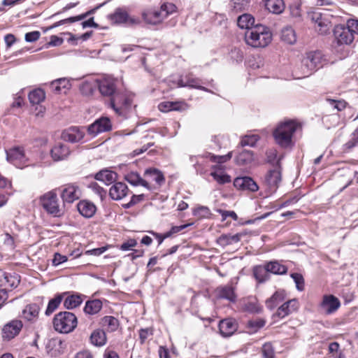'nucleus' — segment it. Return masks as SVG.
Here are the masks:
<instances>
[{
    "label": "nucleus",
    "instance_id": "49530a36",
    "mask_svg": "<svg viewBox=\"0 0 358 358\" xmlns=\"http://www.w3.org/2000/svg\"><path fill=\"white\" fill-rule=\"evenodd\" d=\"M69 86V81L65 78H59L52 81L50 84L52 90L56 92H61L62 89L68 88Z\"/></svg>",
    "mask_w": 358,
    "mask_h": 358
},
{
    "label": "nucleus",
    "instance_id": "774afa93",
    "mask_svg": "<svg viewBox=\"0 0 358 358\" xmlns=\"http://www.w3.org/2000/svg\"><path fill=\"white\" fill-rule=\"evenodd\" d=\"M348 27L352 34H358V20L350 19L347 21Z\"/></svg>",
    "mask_w": 358,
    "mask_h": 358
},
{
    "label": "nucleus",
    "instance_id": "3c124183",
    "mask_svg": "<svg viewBox=\"0 0 358 358\" xmlns=\"http://www.w3.org/2000/svg\"><path fill=\"white\" fill-rule=\"evenodd\" d=\"M176 6L171 3H166L162 5L160 11L164 17L166 18L169 15L172 14L176 11Z\"/></svg>",
    "mask_w": 358,
    "mask_h": 358
},
{
    "label": "nucleus",
    "instance_id": "c9c22d12",
    "mask_svg": "<svg viewBox=\"0 0 358 358\" xmlns=\"http://www.w3.org/2000/svg\"><path fill=\"white\" fill-rule=\"evenodd\" d=\"M268 273L282 275L287 273V267L276 261L270 262L266 264Z\"/></svg>",
    "mask_w": 358,
    "mask_h": 358
},
{
    "label": "nucleus",
    "instance_id": "37998d69",
    "mask_svg": "<svg viewBox=\"0 0 358 358\" xmlns=\"http://www.w3.org/2000/svg\"><path fill=\"white\" fill-rule=\"evenodd\" d=\"M82 299L80 295L73 294L66 297L64 301V306L66 309H73L82 303Z\"/></svg>",
    "mask_w": 358,
    "mask_h": 358
},
{
    "label": "nucleus",
    "instance_id": "4be33fe9",
    "mask_svg": "<svg viewBox=\"0 0 358 358\" xmlns=\"http://www.w3.org/2000/svg\"><path fill=\"white\" fill-rule=\"evenodd\" d=\"M144 180L148 182V185L151 187V183L155 182L157 185L160 186L164 183L165 178L162 173L157 169H148L144 172Z\"/></svg>",
    "mask_w": 358,
    "mask_h": 358
},
{
    "label": "nucleus",
    "instance_id": "b1692460",
    "mask_svg": "<svg viewBox=\"0 0 358 358\" xmlns=\"http://www.w3.org/2000/svg\"><path fill=\"white\" fill-rule=\"evenodd\" d=\"M297 308V301L294 299L289 300L285 303H284L281 306H280L276 313L275 314V317H278L279 318H284L286 316L289 315L293 311L296 310Z\"/></svg>",
    "mask_w": 358,
    "mask_h": 358
},
{
    "label": "nucleus",
    "instance_id": "a878e982",
    "mask_svg": "<svg viewBox=\"0 0 358 358\" xmlns=\"http://www.w3.org/2000/svg\"><path fill=\"white\" fill-rule=\"evenodd\" d=\"M20 280L17 274L4 273L0 279L1 286H4L5 290L8 288H15L20 284Z\"/></svg>",
    "mask_w": 358,
    "mask_h": 358
},
{
    "label": "nucleus",
    "instance_id": "7ed1b4c3",
    "mask_svg": "<svg viewBox=\"0 0 358 358\" xmlns=\"http://www.w3.org/2000/svg\"><path fill=\"white\" fill-rule=\"evenodd\" d=\"M78 325L76 316L71 312L64 311L56 314L53 319L55 329L60 333L68 334L73 331Z\"/></svg>",
    "mask_w": 358,
    "mask_h": 358
},
{
    "label": "nucleus",
    "instance_id": "f3484780",
    "mask_svg": "<svg viewBox=\"0 0 358 358\" xmlns=\"http://www.w3.org/2000/svg\"><path fill=\"white\" fill-rule=\"evenodd\" d=\"M341 306L338 298L333 295L324 296L320 304L321 309L326 314H331L336 311Z\"/></svg>",
    "mask_w": 358,
    "mask_h": 358
},
{
    "label": "nucleus",
    "instance_id": "13d9d810",
    "mask_svg": "<svg viewBox=\"0 0 358 358\" xmlns=\"http://www.w3.org/2000/svg\"><path fill=\"white\" fill-rule=\"evenodd\" d=\"M232 152H229L227 155H210V159L212 162H217L219 164L224 163L229 160L231 158Z\"/></svg>",
    "mask_w": 358,
    "mask_h": 358
},
{
    "label": "nucleus",
    "instance_id": "603ef678",
    "mask_svg": "<svg viewBox=\"0 0 358 358\" xmlns=\"http://www.w3.org/2000/svg\"><path fill=\"white\" fill-rule=\"evenodd\" d=\"M292 278L296 283V289L299 291L304 289V279L301 274L294 273L291 274Z\"/></svg>",
    "mask_w": 358,
    "mask_h": 358
},
{
    "label": "nucleus",
    "instance_id": "473e14b6",
    "mask_svg": "<svg viewBox=\"0 0 358 358\" xmlns=\"http://www.w3.org/2000/svg\"><path fill=\"white\" fill-rule=\"evenodd\" d=\"M242 234H236L234 235L231 234H222L217 239V243L222 247L236 243L240 241Z\"/></svg>",
    "mask_w": 358,
    "mask_h": 358
},
{
    "label": "nucleus",
    "instance_id": "de8ad7c7",
    "mask_svg": "<svg viewBox=\"0 0 358 358\" xmlns=\"http://www.w3.org/2000/svg\"><path fill=\"white\" fill-rule=\"evenodd\" d=\"M210 176L220 185L231 182V177L222 171L211 172Z\"/></svg>",
    "mask_w": 358,
    "mask_h": 358
},
{
    "label": "nucleus",
    "instance_id": "20e7f679",
    "mask_svg": "<svg viewBox=\"0 0 358 358\" xmlns=\"http://www.w3.org/2000/svg\"><path fill=\"white\" fill-rule=\"evenodd\" d=\"M325 62L323 55L320 51L308 52L301 60V77L305 78L322 67Z\"/></svg>",
    "mask_w": 358,
    "mask_h": 358
},
{
    "label": "nucleus",
    "instance_id": "5701e85b",
    "mask_svg": "<svg viewBox=\"0 0 358 358\" xmlns=\"http://www.w3.org/2000/svg\"><path fill=\"white\" fill-rule=\"evenodd\" d=\"M217 298L227 299L230 302H235L236 295L234 288L231 285H224L218 287L215 290Z\"/></svg>",
    "mask_w": 358,
    "mask_h": 358
},
{
    "label": "nucleus",
    "instance_id": "2eb2a0df",
    "mask_svg": "<svg viewBox=\"0 0 358 358\" xmlns=\"http://www.w3.org/2000/svg\"><path fill=\"white\" fill-rule=\"evenodd\" d=\"M85 136V131L78 127H71L62 131L61 138L64 141L78 143Z\"/></svg>",
    "mask_w": 358,
    "mask_h": 358
},
{
    "label": "nucleus",
    "instance_id": "4c0bfd02",
    "mask_svg": "<svg viewBox=\"0 0 358 358\" xmlns=\"http://www.w3.org/2000/svg\"><path fill=\"white\" fill-rule=\"evenodd\" d=\"M253 161V153L250 150H243L236 157L238 165H247Z\"/></svg>",
    "mask_w": 358,
    "mask_h": 358
},
{
    "label": "nucleus",
    "instance_id": "c756f323",
    "mask_svg": "<svg viewBox=\"0 0 358 358\" xmlns=\"http://www.w3.org/2000/svg\"><path fill=\"white\" fill-rule=\"evenodd\" d=\"M116 178L117 173L108 169L101 170L95 175L96 180L101 181L106 185L111 184L116 180Z\"/></svg>",
    "mask_w": 358,
    "mask_h": 358
},
{
    "label": "nucleus",
    "instance_id": "1a4fd4ad",
    "mask_svg": "<svg viewBox=\"0 0 358 358\" xmlns=\"http://www.w3.org/2000/svg\"><path fill=\"white\" fill-rule=\"evenodd\" d=\"M96 83L100 93L104 96L111 97L117 92V80L110 76L96 79Z\"/></svg>",
    "mask_w": 358,
    "mask_h": 358
},
{
    "label": "nucleus",
    "instance_id": "72a5a7b5",
    "mask_svg": "<svg viewBox=\"0 0 358 358\" xmlns=\"http://www.w3.org/2000/svg\"><path fill=\"white\" fill-rule=\"evenodd\" d=\"M103 303L99 299H94L86 302L84 312L87 315H95L102 308Z\"/></svg>",
    "mask_w": 358,
    "mask_h": 358
},
{
    "label": "nucleus",
    "instance_id": "864d4df0",
    "mask_svg": "<svg viewBox=\"0 0 358 358\" xmlns=\"http://www.w3.org/2000/svg\"><path fill=\"white\" fill-rule=\"evenodd\" d=\"M90 188L97 194L101 200H103L106 196V191L101 187H100L96 182H92L90 185Z\"/></svg>",
    "mask_w": 358,
    "mask_h": 358
},
{
    "label": "nucleus",
    "instance_id": "680f3d73",
    "mask_svg": "<svg viewBox=\"0 0 358 358\" xmlns=\"http://www.w3.org/2000/svg\"><path fill=\"white\" fill-rule=\"evenodd\" d=\"M329 21L326 18L322 21H320V23L317 24L318 31L321 34H326L329 30Z\"/></svg>",
    "mask_w": 358,
    "mask_h": 358
},
{
    "label": "nucleus",
    "instance_id": "a18cd8bd",
    "mask_svg": "<svg viewBox=\"0 0 358 358\" xmlns=\"http://www.w3.org/2000/svg\"><path fill=\"white\" fill-rule=\"evenodd\" d=\"M284 299L282 292H275L271 298L266 300V305L270 310L273 309L280 302Z\"/></svg>",
    "mask_w": 358,
    "mask_h": 358
},
{
    "label": "nucleus",
    "instance_id": "6e6d98bb",
    "mask_svg": "<svg viewBox=\"0 0 358 358\" xmlns=\"http://www.w3.org/2000/svg\"><path fill=\"white\" fill-rule=\"evenodd\" d=\"M262 355L264 358H274V349L271 343H265L262 347Z\"/></svg>",
    "mask_w": 358,
    "mask_h": 358
},
{
    "label": "nucleus",
    "instance_id": "69168bd1",
    "mask_svg": "<svg viewBox=\"0 0 358 358\" xmlns=\"http://www.w3.org/2000/svg\"><path fill=\"white\" fill-rule=\"evenodd\" d=\"M41 36V33L38 31H34L31 32L27 33L25 34V41L27 42H35Z\"/></svg>",
    "mask_w": 358,
    "mask_h": 358
},
{
    "label": "nucleus",
    "instance_id": "8fccbe9b",
    "mask_svg": "<svg viewBox=\"0 0 358 358\" xmlns=\"http://www.w3.org/2000/svg\"><path fill=\"white\" fill-rule=\"evenodd\" d=\"M145 195L143 194L138 195L133 194L130 201L127 203L122 204V207L125 209L130 208L132 206L143 201Z\"/></svg>",
    "mask_w": 358,
    "mask_h": 358
},
{
    "label": "nucleus",
    "instance_id": "5fc2aeb1",
    "mask_svg": "<svg viewBox=\"0 0 358 358\" xmlns=\"http://www.w3.org/2000/svg\"><path fill=\"white\" fill-rule=\"evenodd\" d=\"M178 103L174 102H164L162 103L159 105V108L160 110L163 112H167L170 110H178L179 108L178 107Z\"/></svg>",
    "mask_w": 358,
    "mask_h": 358
},
{
    "label": "nucleus",
    "instance_id": "f8f14e48",
    "mask_svg": "<svg viewBox=\"0 0 358 358\" xmlns=\"http://www.w3.org/2000/svg\"><path fill=\"white\" fill-rule=\"evenodd\" d=\"M334 35L338 45L350 44L354 40V35L347 25H336L334 29Z\"/></svg>",
    "mask_w": 358,
    "mask_h": 358
},
{
    "label": "nucleus",
    "instance_id": "338daca9",
    "mask_svg": "<svg viewBox=\"0 0 358 358\" xmlns=\"http://www.w3.org/2000/svg\"><path fill=\"white\" fill-rule=\"evenodd\" d=\"M136 245H137V241L135 239L131 238V239L127 241L126 242H124L120 245V250H122L123 251H127V250H131V248L136 246Z\"/></svg>",
    "mask_w": 358,
    "mask_h": 358
},
{
    "label": "nucleus",
    "instance_id": "e2e57ef3",
    "mask_svg": "<svg viewBox=\"0 0 358 358\" xmlns=\"http://www.w3.org/2000/svg\"><path fill=\"white\" fill-rule=\"evenodd\" d=\"M217 212L219 213L222 215L223 221L225 220L228 217H231L234 220H238V216L234 211L217 209Z\"/></svg>",
    "mask_w": 358,
    "mask_h": 358
},
{
    "label": "nucleus",
    "instance_id": "c85d7f7f",
    "mask_svg": "<svg viewBox=\"0 0 358 358\" xmlns=\"http://www.w3.org/2000/svg\"><path fill=\"white\" fill-rule=\"evenodd\" d=\"M90 342L92 345L97 347H101L106 343L107 338L103 330L95 329L90 336Z\"/></svg>",
    "mask_w": 358,
    "mask_h": 358
},
{
    "label": "nucleus",
    "instance_id": "6ab92c4d",
    "mask_svg": "<svg viewBox=\"0 0 358 358\" xmlns=\"http://www.w3.org/2000/svg\"><path fill=\"white\" fill-rule=\"evenodd\" d=\"M234 185L238 189L250 192H257L259 189L257 184L253 179L247 176L236 178L234 181Z\"/></svg>",
    "mask_w": 358,
    "mask_h": 358
},
{
    "label": "nucleus",
    "instance_id": "2f4dec72",
    "mask_svg": "<svg viewBox=\"0 0 358 358\" xmlns=\"http://www.w3.org/2000/svg\"><path fill=\"white\" fill-rule=\"evenodd\" d=\"M265 7L274 14L282 13L285 8L283 0H265Z\"/></svg>",
    "mask_w": 358,
    "mask_h": 358
},
{
    "label": "nucleus",
    "instance_id": "0eeeda50",
    "mask_svg": "<svg viewBox=\"0 0 358 358\" xmlns=\"http://www.w3.org/2000/svg\"><path fill=\"white\" fill-rule=\"evenodd\" d=\"M280 159L278 158L276 160V165L267 172L264 178V182L269 194L276 191L282 180Z\"/></svg>",
    "mask_w": 358,
    "mask_h": 358
},
{
    "label": "nucleus",
    "instance_id": "9d476101",
    "mask_svg": "<svg viewBox=\"0 0 358 358\" xmlns=\"http://www.w3.org/2000/svg\"><path fill=\"white\" fill-rule=\"evenodd\" d=\"M109 20L113 24H127L128 25L138 24L140 22L138 18L131 17L127 12L122 8H117L115 12L108 15Z\"/></svg>",
    "mask_w": 358,
    "mask_h": 358
},
{
    "label": "nucleus",
    "instance_id": "6e6552de",
    "mask_svg": "<svg viewBox=\"0 0 358 358\" xmlns=\"http://www.w3.org/2000/svg\"><path fill=\"white\" fill-rule=\"evenodd\" d=\"M6 159L19 169L27 166L28 162L22 147H13L6 150Z\"/></svg>",
    "mask_w": 358,
    "mask_h": 358
},
{
    "label": "nucleus",
    "instance_id": "58836bf2",
    "mask_svg": "<svg viewBox=\"0 0 358 358\" xmlns=\"http://www.w3.org/2000/svg\"><path fill=\"white\" fill-rule=\"evenodd\" d=\"M101 324L103 327H106L108 331H115L119 327V322L113 316H105L101 319Z\"/></svg>",
    "mask_w": 358,
    "mask_h": 358
},
{
    "label": "nucleus",
    "instance_id": "c03bdc74",
    "mask_svg": "<svg viewBox=\"0 0 358 358\" xmlns=\"http://www.w3.org/2000/svg\"><path fill=\"white\" fill-rule=\"evenodd\" d=\"M93 12H94V10H92L90 11H88V12H87L85 13L79 15L78 16L71 17H69V18H66V19H64V20H60L59 22H55L51 27V28L57 27L61 26L62 24H64L66 23H73V22L82 20L85 19V17H87L90 13H92Z\"/></svg>",
    "mask_w": 358,
    "mask_h": 358
},
{
    "label": "nucleus",
    "instance_id": "ea45409f",
    "mask_svg": "<svg viewBox=\"0 0 358 358\" xmlns=\"http://www.w3.org/2000/svg\"><path fill=\"white\" fill-rule=\"evenodd\" d=\"M254 275L259 282H264L269 279V273L266 269V266H257L254 268Z\"/></svg>",
    "mask_w": 358,
    "mask_h": 358
},
{
    "label": "nucleus",
    "instance_id": "f03ea898",
    "mask_svg": "<svg viewBox=\"0 0 358 358\" xmlns=\"http://www.w3.org/2000/svg\"><path fill=\"white\" fill-rule=\"evenodd\" d=\"M297 125L294 121L280 123L273 131L275 142L282 148H287L292 144V138Z\"/></svg>",
    "mask_w": 358,
    "mask_h": 358
},
{
    "label": "nucleus",
    "instance_id": "a211bd4d",
    "mask_svg": "<svg viewBox=\"0 0 358 358\" xmlns=\"http://www.w3.org/2000/svg\"><path fill=\"white\" fill-rule=\"evenodd\" d=\"M238 324L235 320L227 318L219 323V330L223 337H229L237 330Z\"/></svg>",
    "mask_w": 358,
    "mask_h": 358
},
{
    "label": "nucleus",
    "instance_id": "9b49d317",
    "mask_svg": "<svg viewBox=\"0 0 358 358\" xmlns=\"http://www.w3.org/2000/svg\"><path fill=\"white\" fill-rule=\"evenodd\" d=\"M112 124L110 120L107 117H101L87 127V132L92 136H96L100 133L110 131Z\"/></svg>",
    "mask_w": 358,
    "mask_h": 358
},
{
    "label": "nucleus",
    "instance_id": "0e129e2a",
    "mask_svg": "<svg viewBox=\"0 0 358 358\" xmlns=\"http://www.w3.org/2000/svg\"><path fill=\"white\" fill-rule=\"evenodd\" d=\"M81 92L85 95H91L93 93V87L90 83L84 82L80 87Z\"/></svg>",
    "mask_w": 358,
    "mask_h": 358
},
{
    "label": "nucleus",
    "instance_id": "f704fd0d",
    "mask_svg": "<svg viewBox=\"0 0 358 358\" xmlns=\"http://www.w3.org/2000/svg\"><path fill=\"white\" fill-rule=\"evenodd\" d=\"M255 23V18L250 14H243L238 17L237 20L238 26L241 29H245L248 31L249 29L253 28Z\"/></svg>",
    "mask_w": 358,
    "mask_h": 358
},
{
    "label": "nucleus",
    "instance_id": "39448f33",
    "mask_svg": "<svg viewBox=\"0 0 358 358\" xmlns=\"http://www.w3.org/2000/svg\"><path fill=\"white\" fill-rule=\"evenodd\" d=\"M133 103L132 96L126 93L116 92L109 102L110 106L119 115H125Z\"/></svg>",
    "mask_w": 358,
    "mask_h": 358
},
{
    "label": "nucleus",
    "instance_id": "423d86ee",
    "mask_svg": "<svg viewBox=\"0 0 358 358\" xmlns=\"http://www.w3.org/2000/svg\"><path fill=\"white\" fill-rule=\"evenodd\" d=\"M40 202L47 213L52 216L61 217L64 214V210L58 203L57 195L54 191H50L41 196Z\"/></svg>",
    "mask_w": 358,
    "mask_h": 358
},
{
    "label": "nucleus",
    "instance_id": "79ce46f5",
    "mask_svg": "<svg viewBox=\"0 0 358 358\" xmlns=\"http://www.w3.org/2000/svg\"><path fill=\"white\" fill-rule=\"evenodd\" d=\"M64 294H57L53 299L49 301L45 313L46 315H50L57 310L62 301Z\"/></svg>",
    "mask_w": 358,
    "mask_h": 358
},
{
    "label": "nucleus",
    "instance_id": "052dcab7",
    "mask_svg": "<svg viewBox=\"0 0 358 358\" xmlns=\"http://www.w3.org/2000/svg\"><path fill=\"white\" fill-rule=\"evenodd\" d=\"M357 145H358V128L353 132L351 139L345 144L346 149H352Z\"/></svg>",
    "mask_w": 358,
    "mask_h": 358
},
{
    "label": "nucleus",
    "instance_id": "f257e3e1",
    "mask_svg": "<svg viewBox=\"0 0 358 358\" xmlns=\"http://www.w3.org/2000/svg\"><path fill=\"white\" fill-rule=\"evenodd\" d=\"M245 40L248 45L253 48H264L272 40V34L268 27L258 24L245 33Z\"/></svg>",
    "mask_w": 358,
    "mask_h": 358
},
{
    "label": "nucleus",
    "instance_id": "4d7b16f0",
    "mask_svg": "<svg viewBox=\"0 0 358 358\" xmlns=\"http://www.w3.org/2000/svg\"><path fill=\"white\" fill-rule=\"evenodd\" d=\"M327 101L336 108L338 111L344 110L347 106V102L344 100H335L327 99Z\"/></svg>",
    "mask_w": 358,
    "mask_h": 358
},
{
    "label": "nucleus",
    "instance_id": "aec40b11",
    "mask_svg": "<svg viewBox=\"0 0 358 358\" xmlns=\"http://www.w3.org/2000/svg\"><path fill=\"white\" fill-rule=\"evenodd\" d=\"M39 313V306L36 303H30L22 310L21 317L27 322L34 323L38 318Z\"/></svg>",
    "mask_w": 358,
    "mask_h": 358
},
{
    "label": "nucleus",
    "instance_id": "7c9ffc66",
    "mask_svg": "<svg viewBox=\"0 0 358 358\" xmlns=\"http://www.w3.org/2000/svg\"><path fill=\"white\" fill-rule=\"evenodd\" d=\"M185 79L186 84L187 85L188 87L198 89L208 92H212L208 88L202 86V85L206 84V82H204L203 80L199 78L194 77L192 74L187 75L185 76Z\"/></svg>",
    "mask_w": 358,
    "mask_h": 358
},
{
    "label": "nucleus",
    "instance_id": "4468645a",
    "mask_svg": "<svg viewBox=\"0 0 358 358\" xmlns=\"http://www.w3.org/2000/svg\"><path fill=\"white\" fill-rule=\"evenodd\" d=\"M80 189L75 184L66 185L61 192V197L64 203H71L74 202L80 199Z\"/></svg>",
    "mask_w": 358,
    "mask_h": 358
},
{
    "label": "nucleus",
    "instance_id": "412c9836",
    "mask_svg": "<svg viewBox=\"0 0 358 358\" xmlns=\"http://www.w3.org/2000/svg\"><path fill=\"white\" fill-rule=\"evenodd\" d=\"M70 153L69 147L61 143L56 144L50 151L51 157L54 161L64 160L69 156Z\"/></svg>",
    "mask_w": 358,
    "mask_h": 358
},
{
    "label": "nucleus",
    "instance_id": "dca6fc26",
    "mask_svg": "<svg viewBox=\"0 0 358 358\" xmlns=\"http://www.w3.org/2000/svg\"><path fill=\"white\" fill-rule=\"evenodd\" d=\"M130 192L127 185L122 182H115L109 190L110 197L115 201L124 199Z\"/></svg>",
    "mask_w": 358,
    "mask_h": 358
},
{
    "label": "nucleus",
    "instance_id": "a19ab883",
    "mask_svg": "<svg viewBox=\"0 0 358 358\" xmlns=\"http://www.w3.org/2000/svg\"><path fill=\"white\" fill-rule=\"evenodd\" d=\"M28 97L31 104H39L44 101L45 94L43 90L36 89L29 92Z\"/></svg>",
    "mask_w": 358,
    "mask_h": 358
},
{
    "label": "nucleus",
    "instance_id": "e433bc0d",
    "mask_svg": "<svg viewBox=\"0 0 358 358\" xmlns=\"http://www.w3.org/2000/svg\"><path fill=\"white\" fill-rule=\"evenodd\" d=\"M281 39L288 44H294L296 41L294 30L291 27H285L281 31Z\"/></svg>",
    "mask_w": 358,
    "mask_h": 358
},
{
    "label": "nucleus",
    "instance_id": "cd10ccee",
    "mask_svg": "<svg viewBox=\"0 0 358 358\" xmlns=\"http://www.w3.org/2000/svg\"><path fill=\"white\" fill-rule=\"evenodd\" d=\"M79 213L85 217H92L96 212V206L87 201H80L77 206Z\"/></svg>",
    "mask_w": 358,
    "mask_h": 358
},
{
    "label": "nucleus",
    "instance_id": "ddd939ff",
    "mask_svg": "<svg viewBox=\"0 0 358 358\" xmlns=\"http://www.w3.org/2000/svg\"><path fill=\"white\" fill-rule=\"evenodd\" d=\"M23 327L22 322L19 320H13L2 329V337L4 340L10 341L19 334Z\"/></svg>",
    "mask_w": 358,
    "mask_h": 358
},
{
    "label": "nucleus",
    "instance_id": "09e8293b",
    "mask_svg": "<svg viewBox=\"0 0 358 358\" xmlns=\"http://www.w3.org/2000/svg\"><path fill=\"white\" fill-rule=\"evenodd\" d=\"M259 140V137L257 135L245 136L243 138L240 142L241 147L250 146L253 147L255 145Z\"/></svg>",
    "mask_w": 358,
    "mask_h": 358
},
{
    "label": "nucleus",
    "instance_id": "393cba45",
    "mask_svg": "<svg viewBox=\"0 0 358 358\" xmlns=\"http://www.w3.org/2000/svg\"><path fill=\"white\" fill-rule=\"evenodd\" d=\"M124 179L133 186H143L148 189H152V187L148 185V182L142 178L137 172L131 171L126 174Z\"/></svg>",
    "mask_w": 358,
    "mask_h": 358
},
{
    "label": "nucleus",
    "instance_id": "bb28decb",
    "mask_svg": "<svg viewBox=\"0 0 358 358\" xmlns=\"http://www.w3.org/2000/svg\"><path fill=\"white\" fill-rule=\"evenodd\" d=\"M144 21L150 24H157L162 22L164 19L162 12L159 10H148L142 14Z\"/></svg>",
    "mask_w": 358,
    "mask_h": 358
},
{
    "label": "nucleus",
    "instance_id": "bf43d9fd",
    "mask_svg": "<svg viewBox=\"0 0 358 358\" xmlns=\"http://www.w3.org/2000/svg\"><path fill=\"white\" fill-rule=\"evenodd\" d=\"M194 215L199 217H208L210 215V211L206 206H199L194 210Z\"/></svg>",
    "mask_w": 358,
    "mask_h": 358
}]
</instances>
